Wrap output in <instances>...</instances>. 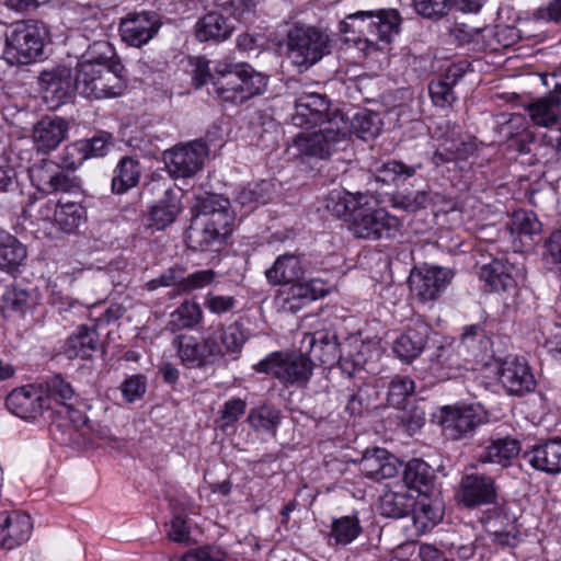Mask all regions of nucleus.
<instances>
[{"mask_svg": "<svg viewBox=\"0 0 561 561\" xmlns=\"http://www.w3.org/2000/svg\"><path fill=\"white\" fill-rule=\"evenodd\" d=\"M325 208L336 218L350 222L357 238L379 240L392 237L401 221L385 208L376 207L373 198L364 193L334 190L325 198Z\"/></svg>", "mask_w": 561, "mask_h": 561, "instance_id": "f257e3e1", "label": "nucleus"}, {"mask_svg": "<svg viewBox=\"0 0 561 561\" xmlns=\"http://www.w3.org/2000/svg\"><path fill=\"white\" fill-rule=\"evenodd\" d=\"M79 94L87 99L116 98L126 88L124 66L116 59L113 45L94 41L77 64Z\"/></svg>", "mask_w": 561, "mask_h": 561, "instance_id": "f03ea898", "label": "nucleus"}, {"mask_svg": "<svg viewBox=\"0 0 561 561\" xmlns=\"http://www.w3.org/2000/svg\"><path fill=\"white\" fill-rule=\"evenodd\" d=\"M197 215L187 230L188 247L195 251H218L232 231L230 202L205 192L196 198Z\"/></svg>", "mask_w": 561, "mask_h": 561, "instance_id": "7ed1b4c3", "label": "nucleus"}, {"mask_svg": "<svg viewBox=\"0 0 561 561\" xmlns=\"http://www.w3.org/2000/svg\"><path fill=\"white\" fill-rule=\"evenodd\" d=\"M401 16L394 9L357 11L340 23L345 42L353 43L363 51L378 49L379 44H389L398 35Z\"/></svg>", "mask_w": 561, "mask_h": 561, "instance_id": "20e7f679", "label": "nucleus"}, {"mask_svg": "<svg viewBox=\"0 0 561 561\" xmlns=\"http://www.w3.org/2000/svg\"><path fill=\"white\" fill-rule=\"evenodd\" d=\"M213 88L222 101L238 105L263 94L267 88V77L245 62L218 61Z\"/></svg>", "mask_w": 561, "mask_h": 561, "instance_id": "39448f33", "label": "nucleus"}, {"mask_svg": "<svg viewBox=\"0 0 561 561\" xmlns=\"http://www.w3.org/2000/svg\"><path fill=\"white\" fill-rule=\"evenodd\" d=\"M316 127L317 130L302 131L295 137L294 146L301 156L324 160L348 145L350 126L342 112L335 110L327 121Z\"/></svg>", "mask_w": 561, "mask_h": 561, "instance_id": "423d86ee", "label": "nucleus"}, {"mask_svg": "<svg viewBox=\"0 0 561 561\" xmlns=\"http://www.w3.org/2000/svg\"><path fill=\"white\" fill-rule=\"evenodd\" d=\"M329 35L314 26L293 25L286 38L290 61L307 70L330 53Z\"/></svg>", "mask_w": 561, "mask_h": 561, "instance_id": "0eeeda50", "label": "nucleus"}, {"mask_svg": "<svg viewBox=\"0 0 561 561\" xmlns=\"http://www.w3.org/2000/svg\"><path fill=\"white\" fill-rule=\"evenodd\" d=\"M47 35L46 26L39 21L14 22L4 34L5 53L18 64L27 65L43 55Z\"/></svg>", "mask_w": 561, "mask_h": 561, "instance_id": "6e6552de", "label": "nucleus"}, {"mask_svg": "<svg viewBox=\"0 0 561 561\" xmlns=\"http://www.w3.org/2000/svg\"><path fill=\"white\" fill-rule=\"evenodd\" d=\"M253 368L257 373L272 375L286 387H305L312 376L313 363L302 353L273 352Z\"/></svg>", "mask_w": 561, "mask_h": 561, "instance_id": "1a4fd4ad", "label": "nucleus"}, {"mask_svg": "<svg viewBox=\"0 0 561 561\" xmlns=\"http://www.w3.org/2000/svg\"><path fill=\"white\" fill-rule=\"evenodd\" d=\"M480 278L494 291H506L527 284V256L513 251L505 257L493 259L480 271Z\"/></svg>", "mask_w": 561, "mask_h": 561, "instance_id": "9d476101", "label": "nucleus"}, {"mask_svg": "<svg viewBox=\"0 0 561 561\" xmlns=\"http://www.w3.org/2000/svg\"><path fill=\"white\" fill-rule=\"evenodd\" d=\"M172 346L187 368H202L222 358V348L215 335H208L199 342L193 335L181 333L173 339Z\"/></svg>", "mask_w": 561, "mask_h": 561, "instance_id": "9b49d317", "label": "nucleus"}, {"mask_svg": "<svg viewBox=\"0 0 561 561\" xmlns=\"http://www.w3.org/2000/svg\"><path fill=\"white\" fill-rule=\"evenodd\" d=\"M38 84L49 108L56 110L67 103L75 91L79 93L77 73L66 66H56L39 73Z\"/></svg>", "mask_w": 561, "mask_h": 561, "instance_id": "f8f14e48", "label": "nucleus"}, {"mask_svg": "<svg viewBox=\"0 0 561 561\" xmlns=\"http://www.w3.org/2000/svg\"><path fill=\"white\" fill-rule=\"evenodd\" d=\"M486 421L480 404L448 405L442 409L440 424L446 436L461 439Z\"/></svg>", "mask_w": 561, "mask_h": 561, "instance_id": "ddd939ff", "label": "nucleus"}, {"mask_svg": "<svg viewBox=\"0 0 561 561\" xmlns=\"http://www.w3.org/2000/svg\"><path fill=\"white\" fill-rule=\"evenodd\" d=\"M454 278L450 268L423 265L411 272L409 277L412 294L422 302L436 300Z\"/></svg>", "mask_w": 561, "mask_h": 561, "instance_id": "4468645a", "label": "nucleus"}, {"mask_svg": "<svg viewBox=\"0 0 561 561\" xmlns=\"http://www.w3.org/2000/svg\"><path fill=\"white\" fill-rule=\"evenodd\" d=\"M207 156V146L195 140L164 151L163 159L171 176L184 179L195 175L203 168Z\"/></svg>", "mask_w": 561, "mask_h": 561, "instance_id": "2eb2a0df", "label": "nucleus"}, {"mask_svg": "<svg viewBox=\"0 0 561 561\" xmlns=\"http://www.w3.org/2000/svg\"><path fill=\"white\" fill-rule=\"evenodd\" d=\"M543 84H552V91L528 104L526 111L536 126L550 128L561 121V67L551 76L545 77Z\"/></svg>", "mask_w": 561, "mask_h": 561, "instance_id": "dca6fc26", "label": "nucleus"}, {"mask_svg": "<svg viewBox=\"0 0 561 561\" xmlns=\"http://www.w3.org/2000/svg\"><path fill=\"white\" fill-rule=\"evenodd\" d=\"M497 374L500 382L510 394L523 397L536 389L535 376L525 358L507 356L499 360Z\"/></svg>", "mask_w": 561, "mask_h": 561, "instance_id": "f3484780", "label": "nucleus"}, {"mask_svg": "<svg viewBox=\"0 0 561 561\" xmlns=\"http://www.w3.org/2000/svg\"><path fill=\"white\" fill-rule=\"evenodd\" d=\"M161 26L159 15L141 11L128 13L119 23L122 39L130 46L141 47L154 37Z\"/></svg>", "mask_w": 561, "mask_h": 561, "instance_id": "a211bd4d", "label": "nucleus"}, {"mask_svg": "<svg viewBox=\"0 0 561 561\" xmlns=\"http://www.w3.org/2000/svg\"><path fill=\"white\" fill-rule=\"evenodd\" d=\"M295 110L291 123L300 128L308 126L314 128L334 113V111H330L328 98L316 92L301 93L295 101Z\"/></svg>", "mask_w": 561, "mask_h": 561, "instance_id": "6ab92c4d", "label": "nucleus"}, {"mask_svg": "<svg viewBox=\"0 0 561 561\" xmlns=\"http://www.w3.org/2000/svg\"><path fill=\"white\" fill-rule=\"evenodd\" d=\"M5 407L21 419H36L48 411L38 385H26L12 390L5 399Z\"/></svg>", "mask_w": 561, "mask_h": 561, "instance_id": "aec40b11", "label": "nucleus"}, {"mask_svg": "<svg viewBox=\"0 0 561 561\" xmlns=\"http://www.w3.org/2000/svg\"><path fill=\"white\" fill-rule=\"evenodd\" d=\"M68 130L69 125L64 118L43 117L34 125L32 131L36 150L45 154L51 152L67 138Z\"/></svg>", "mask_w": 561, "mask_h": 561, "instance_id": "412c9836", "label": "nucleus"}, {"mask_svg": "<svg viewBox=\"0 0 561 561\" xmlns=\"http://www.w3.org/2000/svg\"><path fill=\"white\" fill-rule=\"evenodd\" d=\"M460 502L467 507L490 504L496 499V488L490 477L480 474L465 476L458 492Z\"/></svg>", "mask_w": 561, "mask_h": 561, "instance_id": "4be33fe9", "label": "nucleus"}, {"mask_svg": "<svg viewBox=\"0 0 561 561\" xmlns=\"http://www.w3.org/2000/svg\"><path fill=\"white\" fill-rule=\"evenodd\" d=\"M400 466L396 456L379 447L367 449L359 462L362 473L375 481L394 477Z\"/></svg>", "mask_w": 561, "mask_h": 561, "instance_id": "5701e85b", "label": "nucleus"}, {"mask_svg": "<svg viewBox=\"0 0 561 561\" xmlns=\"http://www.w3.org/2000/svg\"><path fill=\"white\" fill-rule=\"evenodd\" d=\"M523 459L533 468L550 474L561 472V438L556 437L525 451Z\"/></svg>", "mask_w": 561, "mask_h": 561, "instance_id": "b1692460", "label": "nucleus"}, {"mask_svg": "<svg viewBox=\"0 0 561 561\" xmlns=\"http://www.w3.org/2000/svg\"><path fill=\"white\" fill-rule=\"evenodd\" d=\"M485 530L494 542L501 546L514 547L518 542L516 517L505 508L495 510L484 519Z\"/></svg>", "mask_w": 561, "mask_h": 561, "instance_id": "393cba45", "label": "nucleus"}, {"mask_svg": "<svg viewBox=\"0 0 561 561\" xmlns=\"http://www.w3.org/2000/svg\"><path fill=\"white\" fill-rule=\"evenodd\" d=\"M327 293V286L320 279H310L306 283L297 280L291 283L287 289L286 296L283 298L282 308L285 311L295 313L306 304L324 297Z\"/></svg>", "mask_w": 561, "mask_h": 561, "instance_id": "a878e982", "label": "nucleus"}, {"mask_svg": "<svg viewBox=\"0 0 561 561\" xmlns=\"http://www.w3.org/2000/svg\"><path fill=\"white\" fill-rule=\"evenodd\" d=\"M304 274L302 257L296 253L278 255L274 264L265 271L267 282L275 286L301 280Z\"/></svg>", "mask_w": 561, "mask_h": 561, "instance_id": "bb28decb", "label": "nucleus"}, {"mask_svg": "<svg viewBox=\"0 0 561 561\" xmlns=\"http://www.w3.org/2000/svg\"><path fill=\"white\" fill-rule=\"evenodd\" d=\"M430 327L417 322L407 329L394 342L392 350L402 360L411 362L416 358L426 344Z\"/></svg>", "mask_w": 561, "mask_h": 561, "instance_id": "cd10ccee", "label": "nucleus"}, {"mask_svg": "<svg viewBox=\"0 0 561 561\" xmlns=\"http://www.w3.org/2000/svg\"><path fill=\"white\" fill-rule=\"evenodd\" d=\"M45 398L47 410L55 411L58 407L70 411L72 400L76 398L75 389L61 375L55 374L38 383Z\"/></svg>", "mask_w": 561, "mask_h": 561, "instance_id": "c85d7f7f", "label": "nucleus"}, {"mask_svg": "<svg viewBox=\"0 0 561 561\" xmlns=\"http://www.w3.org/2000/svg\"><path fill=\"white\" fill-rule=\"evenodd\" d=\"M236 25L217 10L201 18L195 24V35L201 42H221L229 38Z\"/></svg>", "mask_w": 561, "mask_h": 561, "instance_id": "c756f323", "label": "nucleus"}, {"mask_svg": "<svg viewBox=\"0 0 561 561\" xmlns=\"http://www.w3.org/2000/svg\"><path fill=\"white\" fill-rule=\"evenodd\" d=\"M466 67L461 64L450 66L444 76L428 84V93L436 106H450L456 101L454 87L462 79Z\"/></svg>", "mask_w": 561, "mask_h": 561, "instance_id": "7c9ffc66", "label": "nucleus"}, {"mask_svg": "<svg viewBox=\"0 0 561 561\" xmlns=\"http://www.w3.org/2000/svg\"><path fill=\"white\" fill-rule=\"evenodd\" d=\"M99 333L94 328L80 325L65 342L62 353L67 358H91L99 348Z\"/></svg>", "mask_w": 561, "mask_h": 561, "instance_id": "2f4dec72", "label": "nucleus"}, {"mask_svg": "<svg viewBox=\"0 0 561 561\" xmlns=\"http://www.w3.org/2000/svg\"><path fill=\"white\" fill-rule=\"evenodd\" d=\"M457 348L462 353L465 359L483 360L491 348V339L480 324L466 325Z\"/></svg>", "mask_w": 561, "mask_h": 561, "instance_id": "473e14b6", "label": "nucleus"}, {"mask_svg": "<svg viewBox=\"0 0 561 561\" xmlns=\"http://www.w3.org/2000/svg\"><path fill=\"white\" fill-rule=\"evenodd\" d=\"M180 210L181 203L176 193L172 188H167L164 196L150 207L146 225L162 230L175 220Z\"/></svg>", "mask_w": 561, "mask_h": 561, "instance_id": "72a5a7b5", "label": "nucleus"}, {"mask_svg": "<svg viewBox=\"0 0 561 561\" xmlns=\"http://www.w3.org/2000/svg\"><path fill=\"white\" fill-rule=\"evenodd\" d=\"M141 175V165L138 159L123 157L113 172L111 188L114 194H124L138 185Z\"/></svg>", "mask_w": 561, "mask_h": 561, "instance_id": "f704fd0d", "label": "nucleus"}, {"mask_svg": "<svg viewBox=\"0 0 561 561\" xmlns=\"http://www.w3.org/2000/svg\"><path fill=\"white\" fill-rule=\"evenodd\" d=\"M27 256L26 248L12 234L0 230V268L14 272Z\"/></svg>", "mask_w": 561, "mask_h": 561, "instance_id": "c9c22d12", "label": "nucleus"}, {"mask_svg": "<svg viewBox=\"0 0 561 561\" xmlns=\"http://www.w3.org/2000/svg\"><path fill=\"white\" fill-rule=\"evenodd\" d=\"M510 230L512 237H518L524 247H530L534 237L541 232L542 225L535 213L517 210L512 216Z\"/></svg>", "mask_w": 561, "mask_h": 561, "instance_id": "e433bc0d", "label": "nucleus"}, {"mask_svg": "<svg viewBox=\"0 0 561 561\" xmlns=\"http://www.w3.org/2000/svg\"><path fill=\"white\" fill-rule=\"evenodd\" d=\"M520 451V444L516 438L501 437L492 439L491 444L480 456L482 462L497 463L506 467Z\"/></svg>", "mask_w": 561, "mask_h": 561, "instance_id": "4c0bfd02", "label": "nucleus"}, {"mask_svg": "<svg viewBox=\"0 0 561 561\" xmlns=\"http://www.w3.org/2000/svg\"><path fill=\"white\" fill-rule=\"evenodd\" d=\"M304 342L309 345V351L324 365H332L340 358V347L334 334L316 332L306 334Z\"/></svg>", "mask_w": 561, "mask_h": 561, "instance_id": "58836bf2", "label": "nucleus"}, {"mask_svg": "<svg viewBox=\"0 0 561 561\" xmlns=\"http://www.w3.org/2000/svg\"><path fill=\"white\" fill-rule=\"evenodd\" d=\"M203 310L193 300H184L171 314L167 329L172 332L195 329L203 321Z\"/></svg>", "mask_w": 561, "mask_h": 561, "instance_id": "ea45409f", "label": "nucleus"}, {"mask_svg": "<svg viewBox=\"0 0 561 561\" xmlns=\"http://www.w3.org/2000/svg\"><path fill=\"white\" fill-rule=\"evenodd\" d=\"M415 505V499L407 492H386L379 500V512L385 517L403 518Z\"/></svg>", "mask_w": 561, "mask_h": 561, "instance_id": "a19ab883", "label": "nucleus"}, {"mask_svg": "<svg viewBox=\"0 0 561 561\" xmlns=\"http://www.w3.org/2000/svg\"><path fill=\"white\" fill-rule=\"evenodd\" d=\"M220 343L222 348V357L230 355L233 359H237L243 348V345L249 340V332L244 328V323L241 319L228 325L220 327Z\"/></svg>", "mask_w": 561, "mask_h": 561, "instance_id": "79ce46f5", "label": "nucleus"}, {"mask_svg": "<svg viewBox=\"0 0 561 561\" xmlns=\"http://www.w3.org/2000/svg\"><path fill=\"white\" fill-rule=\"evenodd\" d=\"M362 526L357 516H341L333 518L329 533L330 546H347L362 533Z\"/></svg>", "mask_w": 561, "mask_h": 561, "instance_id": "37998d69", "label": "nucleus"}, {"mask_svg": "<svg viewBox=\"0 0 561 561\" xmlns=\"http://www.w3.org/2000/svg\"><path fill=\"white\" fill-rule=\"evenodd\" d=\"M8 527L5 528V549H13L26 541L32 533L31 516L25 513H9Z\"/></svg>", "mask_w": 561, "mask_h": 561, "instance_id": "c03bdc74", "label": "nucleus"}, {"mask_svg": "<svg viewBox=\"0 0 561 561\" xmlns=\"http://www.w3.org/2000/svg\"><path fill=\"white\" fill-rule=\"evenodd\" d=\"M55 221L65 232L73 233L85 222V209L79 203L59 201Z\"/></svg>", "mask_w": 561, "mask_h": 561, "instance_id": "a18cd8bd", "label": "nucleus"}, {"mask_svg": "<svg viewBox=\"0 0 561 561\" xmlns=\"http://www.w3.org/2000/svg\"><path fill=\"white\" fill-rule=\"evenodd\" d=\"M420 165H408L403 162L391 160L376 169L375 179L382 185H400L412 178Z\"/></svg>", "mask_w": 561, "mask_h": 561, "instance_id": "49530a36", "label": "nucleus"}, {"mask_svg": "<svg viewBox=\"0 0 561 561\" xmlns=\"http://www.w3.org/2000/svg\"><path fill=\"white\" fill-rule=\"evenodd\" d=\"M271 194L272 183L270 181L251 182L237 192L234 202L242 207L254 208L257 204H265Z\"/></svg>", "mask_w": 561, "mask_h": 561, "instance_id": "de8ad7c7", "label": "nucleus"}, {"mask_svg": "<svg viewBox=\"0 0 561 561\" xmlns=\"http://www.w3.org/2000/svg\"><path fill=\"white\" fill-rule=\"evenodd\" d=\"M347 125L350 126V135L355 134L363 140L376 137L381 129V121L378 114L369 111L356 113L352 121L347 117Z\"/></svg>", "mask_w": 561, "mask_h": 561, "instance_id": "09e8293b", "label": "nucleus"}, {"mask_svg": "<svg viewBox=\"0 0 561 561\" xmlns=\"http://www.w3.org/2000/svg\"><path fill=\"white\" fill-rule=\"evenodd\" d=\"M412 513L414 526L422 531L434 527L442 520L444 514L442 505L428 499L416 502Z\"/></svg>", "mask_w": 561, "mask_h": 561, "instance_id": "8fccbe9b", "label": "nucleus"}, {"mask_svg": "<svg viewBox=\"0 0 561 561\" xmlns=\"http://www.w3.org/2000/svg\"><path fill=\"white\" fill-rule=\"evenodd\" d=\"M248 421L255 432L275 434L280 421V414L274 407L260 405L250 411Z\"/></svg>", "mask_w": 561, "mask_h": 561, "instance_id": "3c124183", "label": "nucleus"}, {"mask_svg": "<svg viewBox=\"0 0 561 561\" xmlns=\"http://www.w3.org/2000/svg\"><path fill=\"white\" fill-rule=\"evenodd\" d=\"M397 408L399 409L397 419L405 426L408 432H415L425 424L426 412L423 401L407 400Z\"/></svg>", "mask_w": 561, "mask_h": 561, "instance_id": "603ef678", "label": "nucleus"}, {"mask_svg": "<svg viewBox=\"0 0 561 561\" xmlns=\"http://www.w3.org/2000/svg\"><path fill=\"white\" fill-rule=\"evenodd\" d=\"M433 474L431 467L421 459L410 460L403 471V481L410 489L422 492L432 481Z\"/></svg>", "mask_w": 561, "mask_h": 561, "instance_id": "864d4df0", "label": "nucleus"}, {"mask_svg": "<svg viewBox=\"0 0 561 561\" xmlns=\"http://www.w3.org/2000/svg\"><path fill=\"white\" fill-rule=\"evenodd\" d=\"M436 363L442 369L447 370L444 374V377L449 379L456 377V373L461 368L467 367L471 362L469 359H465L462 353L458 348L455 350L453 346L446 345L438 347Z\"/></svg>", "mask_w": 561, "mask_h": 561, "instance_id": "5fc2aeb1", "label": "nucleus"}, {"mask_svg": "<svg viewBox=\"0 0 561 561\" xmlns=\"http://www.w3.org/2000/svg\"><path fill=\"white\" fill-rule=\"evenodd\" d=\"M414 388V381L409 376H394L388 387V403L397 408L407 400H412Z\"/></svg>", "mask_w": 561, "mask_h": 561, "instance_id": "6e6d98bb", "label": "nucleus"}, {"mask_svg": "<svg viewBox=\"0 0 561 561\" xmlns=\"http://www.w3.org/2000/svg\"><path fill=\"white\" fill-rule=\"evenodd\" d=\"M542 262L548 270L561 273V230L552 231L545 240Z\"/></svg>", "mask_w": 561, "mask_h": 561, "instance_id": "4d7b16f0", "label": "nucleus"}, {"mask_svg": "<svg viewBox=\"0 0 561 561\" xmlns=\"http://www.w3.org/2000/svg\"><path fill=\"white\" fill-rule=\"evenodd\" d=\"M237 305L238 300L234 296L222 295L216 290H209L204 298L205 308L218 317L231 312Z\"/></svg>", "mask_w": 561, "mask_h": 561, "instance_id": "13d9d810", "label": "nucleus"}, {"mask_svg": "<svg viewBox=\"0 0 561 561\" xmlns=\"http://www.w3.org/2000/svg\"><path fill=\"white\" fill-rule=\"evenodd\" d=\"M58 171V164L50 160H43L41 163L35 164L31 171L30 176L36 187L47 193L54 180L55 173Z\"/></svg>", "mask_w": 561, "mask_h": 561, "instance_id": "bf43d9fd", "label": "nucleus"}, {"mask_svg": "<svg viewBox=\"0 0 561 561\" xmlns=\"http://www.w3.org/2000/svg\"><path fill=\"white\" fill-rule=\"evenodd\" d=\"M428 199L426 191L420 190L408 194H393L390 202L394 208L405 211H416L424 208Z\"/></svg>", "mask_w": 561, "mask_h": 561, "instance_id": "052dcab7", "label": "nucleus"}, {"mask_svg": "<svg viewBox=\"0 0 561 561\" xmlns=\"http://www.w3.org/2000/svg\"><path fill=\"white\" fill-rule=\"evenodd\" d=\"M217 276L213 270H199L181 278L178 283L179 291L204 289L211 285Z\"/></svg>", "mask_w": 561, "mask_h": 561, "instance_id": "680f3d73", "label": "nucleus"}, {"mask_svg": "<svg viewBox=\"0 0 561 561\" xmlns=\"http://www.w3.org/2000/svg\"><path fill=\"white\" fill-rule=\"evenodd\" d=\"M450 3L451 0H413V5L417 14L435 21L448 13Z\"/></svg>", "mask_w": 561, "mask_h": 561, "instance_id": "e2e57ef3", "label": "nucleus"}, {"mask_svg": "<svg viewBox=\"0 0 561 561\" xmlns=\"http://www.w3.org/2000/svg\"><path fill=\"white\" fill-rule=\"evenodd\" d=\"M213 3L216 10L231 22L241 20L252 8L251 0H213Z\"/></svg>", "mask_w": 561, "mask_h": 561, "instance_id": "0e129e2a", "label": "nucleus"}, {"mask_svg": "<svg viewBox=\"0 0 561 561\" xmlns=\"http://www.w3.org/2000/svg\"><path fill=\"white\" fill-rule=\"evenodd\" d=\"M30 294L26 289L16 285H9L2 295L5 309L24 312L27 308Z\"/></svg>", "mask_w": 561, "mask_h": 561, "instance_id": "69168bd1", "label": "nucleus"}, {"mask_svg": "<svg viewBox=\"0 0 561 561\" xmlns=\"http://www.w3.org/2000/svg\"><path fill=\"white\" fill-rule=\"evenodd\" d=\"M84 146L81 141L66 146L60 156V167L71 171L77 170L88 159Z\"/></svg>", "mask_w": 561, "mask_h": 561, "instance_id": "338daca9", "label": "nucleus"}, {"mask_svg": "<svg viewBox=\"0 0 561 561\" xmlns=\"http://www.w3.org/2000/svg\"><path fill=\"white\" fill-rule=\"evenodd\" d=\"M227 553L220 547L207 546L190 550L182 556L181 561H226Z\"/></svg>", "mask_w": 561, "mask_h": 561, "instance_id": "774afa93", "label": "nucleus"}]
</instances>
